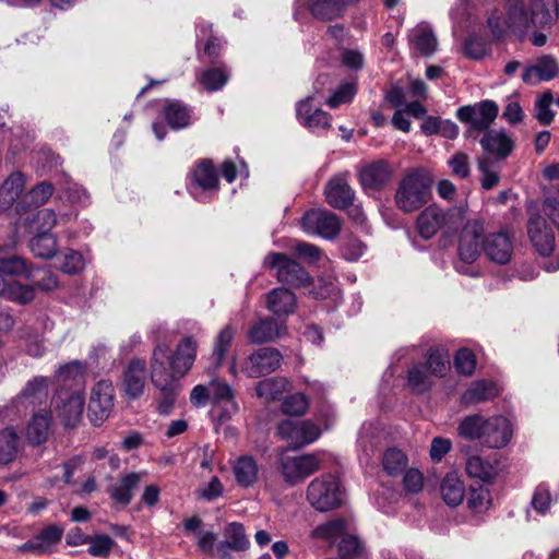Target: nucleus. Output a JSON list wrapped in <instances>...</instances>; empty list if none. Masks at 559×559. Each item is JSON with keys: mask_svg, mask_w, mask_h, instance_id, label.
I'll return each mask as SVG.
<instances>
[{"mask_svg": "<svg viewBox=\"0 0 559 559\" xmlns=\"http://www.w3.org/2000/svg\"><path fill=\"white\" fill-rule=\"evenodd\" d=\"M432 179L424 168L409 169L401 179L395 192L399 210L412 213L424 206L431 195Z\"/></svg>", "mask_w": 559, "mask_h": 559, "instance_id": "1", "label": "nucleus"}, {"mask_svg": "<svg viewBox=\"0 0 559 559\" xmlns=\"http://www.w3.org/2000/svg\"><path fill=\"white\" fill-rule=\"evenodd\" d=\"M168 348L166 344H157L151 358V379L159 391L157 411L160 415L167 416L171 413L177 395L180 391L179 381L169 374L166 367Z\"/></svg>", "mask_w": 559, "mask_h": 559, "instance_id": "2", "label": "nucleus"}, {"mask_svg": "<svg viewBox=\"0 0 559 559\" xmlns=\"http://www.w3.org/2000/svg\"><path fill=\"white\" fill-rule=\"evenodd\" d=\"M344 488L333 474H323L313 478L306 490L308 503L318 512H329L343 504Z\"/></svg>", "mask_w": 559, "mask_h": 559, "instance_id": "3", "label": "nucleus"}, {"mask_svg": "<svg viewBox=\"0 0 559 559\" xmlns=\"http://www.w3.org/2000/svg\"><path fill=\"white\" fill-rule=\"evenodd\" d=\"M464 218L465 210L463 207L444 211L437 205H429L417 217V230L421 238L430 239L442 229L455 230Z\"/></svg>", "mask_w": 559, "mask_h": 559, "instance_id": "4", "label": "nucleus"}, {"mask_svg": "<svg viewBox=\"0 0 559 559\" xmlns=\"http://www.w3.org/2000/svg\"><path fill=\"white\" fill-rule=\"evenodd\" d=\"M322 466V459L317 453L289 455L285 450L278 456V471L283 480L289 486H297Z\"/></svg>", "mask_w": 559, "mask_h": 559, "instance_id": "5", "label": "nucleus"}, {"mask_svg": "<svg viewBox=\"0 0 559 559\" xmlns=\"http://www.w3.org/2000/svg\"><path fill=\"white\" fill-rule=\"evenodd\" d=\"M264 264L276 272L277 280L281 283L293 287H306L310 284L308 272L295 260L286 254L271 252L264 259Z\"/></svg>", "mask_w": 559, "mask_h": 559, "instance_id": "6", "label": "nucleus"}, {"mask_svg": "<svg viewBox=\"0 0 559 559\" xmlns=\"http://www.w3.org/2000/svg\"><path fill=\"white\" fill-rule=\"evenodd\" d=\"M487 23L492 35L497 38L503 36L508 29L522 33L532 24L531 15L520 0L510 3L507 19L501 21L498 12H492L488 16Z\"/></svg>", "mask_w": 559, "mask_h": 559, "instance_id": "7", "label": "nucleus"}, {"mask_svg": "<svg viewBox=\"0 0 559 559\" xmlns=\"http://www.w3.org/2000/svg\"><path fill=\"white\" fill-rule=\"evenodd\" d=\"M499 108L493 100H483L474 105L463 106L457 109L456 117L460 121L469 124L468 133L486 131L497 118Z\"/></svg>", "mask_w": 559, "mask_h": 559, "instance_id": "8", "label": "nucleus"}, {"mask_svg": "<svg viewBox=\"0 0 559 559\" xmlns=\"http://www.w3.org/2000/svg\"><path fill=\"white\" fill-rule=\"evenodd\" d=\"M114 386L110 381H98L91 391L87 415L94 426H100L114 407Z\"/></svg>", "mask_w": 559, "mask_h": 559, "instance_id": "9", "label": "nucleus"}, {"mask_svg": "<svg viewBox=\"0 0 559 559\" xmlns=\"http://www.w3.org/2000/svg\"><path fill=\"white\" fill-rule=\"evenodd\" d=\"M85 405L84 394L80 391L61 390L53 400V411L67 427H75L82 419Z\"/></svg>", "mask_w": 559, "mask_h": 559, "instance_id": "10", "label": "nucleus"}, {"mask_svg": "<svg viewBox=\"0 0 559 559\" xmlns=\"http://www.w3.org/2000/svg\"><path fill=\"white\" fill-rule=\"evenodd\" d=\"M305 231L326 239L336 237L341 230V221L336 214L321 209H312L301 218Z\"/></svg>", "mask_w": 559, "mask_h": 559, "instance_id": "11", "label": "nucleus"}, {"mask_svg": "<svg viewBox=\"0 0 559 559\" xmlns=\"http://www.w3.org/2000/svg\"><path fill=\"white\" fill-rule=\"evenodd\" d=\"M320 433V428L309 420L286 419L277 426L278 437L295 448L314 442Z\"/></svg>", "mask_w": 559, "mask_h": 559, "instance_id": "12", "label": "nucleus"}, {"mask_svg": "<svg viewBox=\"0 0 559 559\" xmlns=\"http://www.w3.org/2000/svg\"><path fill=\"white\" fill-rule=\"evenodd\" d=\"M485 228L484 223L479 219L468 221L459 238V258L464 263H474L480 255L483 248L481 237Z\"/></svg>", "mask_w": 559, "mask_h": 559, "instance_id": "13", "label": "nucleus"}, {"mask_svg": "<svg viewBox=\"0 0 559 559\" xmlns=\"http://www.w3.org/2000/svg\"><path fill=\"white\" fill-rule=\"evenodd\" d=\"M167 348L169 349L168 346ZM197 348V341L191 336H187L178 343L173 355L168 353L166 367L173 378L179 381L187 374L195 360Z\"/></svg>", "mask_w": 559, "mask_h": 559, "instance_id": "14", "label": "nucleus"}, {"mask_svg": "<svg viewBox=\"0 0 559 559\" xmlns=\"http://www.w3.org/2000/svg\"><path fill=\"white\" fill-rule=\"evenodd\" d=\"M282 361L275 348L263 347L251 354L242 364L241 371L250 378H259L275 371Z\"/></svg>", "mask_w": 559, "mask_h": 559, "instance_id": "15", "label": "nucleus"}, {"mask_svg": "<svg viewBox=\"0 0 559 559\" xmlns=\"http://www.w3.org/2000/svg\"><path fill=\"white\" fill-rule=\"evenodd\" d=\"M211 402L214 405L213 412L222 407L223 411L218 415L221 421L231 418L238 411V405L234 399V391L224 380L214 378L210 381Z\"/></svg>", "mask_w": 559, "mask_h": 559, "instance_id": "16", "label": "nucleus"}, {"mask_svg": "<svg viewBox=\"0 0 559 559\" xmlns=\"http://www.w3.org/2000/svg\"><path fill=\"white\" fill-rule=\"evenodd\" d=\"M483 249L490 261L497 264H507L513 253V242L506 231L492 233L483 240Z\"/></svg>", "mask_w": 559, "mask_h": 559, "instance_id": "17", "label": "nucleus"}, {"mask_svg": "<svg viewBox=\"0 0 559 559\" xmlns=\"http://www.w3.org/2000/svg\"><path fill=\"white\" fill-rule=\"evenodd\" d=\"M512 425L503 416H492L487 418L485 430L483 431V444L488 448H503L512 437Z\"/></svg>", "mask_w": 559, "mask_h": 559, "instance_id": "18", "label": "nucleus"}, {"mask_svg": "<svg viewBox=\"0 0 559 559\" xmlns=\"http://www.w3.org/2000/svg\"><path fill=\"white\" fill-rule=\"evenodd\" d=\"M530 239L542 255H549L555 247V237L539 214L531 215L527 224Z\"/></svg>", "mask_w": 559, "mask_h": 559, "instance_id": "19", "label": "nucleus"}, {"mask_svg": "<svg viewBox=\"0 0 559 559\" xmlns=\"http://www.w3.org/2000/svg\"><path fill=\"white\" fill-rule=\"evenodd\" d=\"M312 100L313 97L309 96L297 103L296 116L298 121L312 131L329 129L331 127V116L320 108H313Z\"/></svg>", "mask_w": 559, "mask_h": 559, "instance_id": "20", "label": "nucleus"}, {"mask_svg": "<svg viewBox=\"0 0 559 559\" xmlns=\"http://www.w3.org/2000/svg\"><path fill=\"white\" fill-rule=\"evenodd\" d=\"M559 72V63L552 56L546 55L536 59L534 63L526 67L522 80L530 85H536L542 81L554 79Z\"/></svg>", "mask_w": 559, "mask_h": 559, "instance_id": "21", "label": "nucleus"}, {"mask_svg": "<svg viewBox=\"0 0 559 559\" xmlns=\"http://www.w3.org/2000/svg\"><path fill=\"white\" fill-rule=\"evenodd\" d=\"M359 0H307L310 14L320 21H333L344 15L346 8Z\"/></svg>", "mask_w": 559, "mask_h": 559, "instance_id": "22", "label": "nucleus"}, {"mask_svg": "<svg viewBox=\"0 0 559 559\" xmlns=\"http://www.w3.org/2000/svg\"><path fill=\"white\" fill-rule=\"evenodd\" d=\"M146 383V366L141 359H132L123 371V390L130 399L143 394Z\"/></svg>", "mask_w": 559, "mask_h": 559, "instance_id": "23", "label": "nucleus"}, {"mask_svg": "<svg viewBox=\"0 0 559 559\" xmlns=\"http://www.w3.org/2000/svg\"><path fill=\"white\" fill-rule=\"evenodd\" d=\"M354 198L355 192L345 177H333L326 183L325 199L332 207L344 210L353 203Z\"/></svg>", "mask_w": 559, "mask_h": 559, "instance_id": "24", "label": "nucleus"}, {"mask_svg": "<svg viewBox=\"0 0 559 559\" xmlns=\"http://www.w3.org/2000/svg\"><path fill=\"white\" fill-rule=\"evenodd\" d=\"M392 169L384 160H377L364 166L359 171V180L364 189L379 190L391 179Z\"/></svg>", "mask_w": 559, "mask_h": 559, "instance_id": "25", "label": "nucleus"}, {"mask_svg": "<svg viewBox=\"0 0 559 559\" xmlns=\"http://www.w3.org/2000/svg\"><path fill=\"white\" fill-rule=\"evenodd\" d=\"M145 476L146 472H132L121 476L117 484L108 488L110 498L118 504L128 506Z\"/></svg>", "mask_w": 559, "mask_h": 559, "instance_id": "26", "label": "nucleus"}, {"mask_svg": "<svg viewBox=\"0 0 559 559\" xmlns=\"http://www.w3.org/2000/svg\"><path fill=\"white\" fill-rule=\"evenodd\" d=\"M485 153L496 159L507 158L514 146L513 140L502 130H490L480 140Z\"/></svg>", "mask_w": 559, "mask_h": 559, "instance_id": "27", "label": "nucleus"}, {"mask_svg": "<svg viewBox=\"0 0 559 559\" xmlns=\"http://www.w3.org/2000/svg\"><path fill=\"white\" fill-rule=\"evenodd\" d=\"M191 180L189 191L195 199H199L195 193L197 188L202 191H216L218 189L217 173L210 160H202L191 171Z\"/></svg>", "mask_w": 559, "mask_h": 559, "instance_id": "28", "label": "nucleus"}, {"mask_svg": "<svg viewBox=\"0 0 559 559\" xmlns=\"http://www.w3.org/2000/svg\"><path fill=\"white\" fill-rule=\"evenodd\" d=\"M348 522L343 518H334L314 527L310 537L330 545L338 544L348 531Z\"/></svg>", "mask_w": 559, "mask_h": 559, "instance_id": "29", "label": "nucleus"}, {"mask_svg": "<svg viewBox=\"0 0 559 559\" xmlns=\"http://www.w3.org/2000/svg\"><path fill=\"white\" fill-rule=\"evenodd\" d=\"M530 15L532 25L547 27L559 16L557 0H531Z\"/></svg>", "mask_w": 559, "mask_h": 559, "instance_id": "30", "label": "nucleus"}, {"mask_svg": "<svg viewBox=\"0 0 559 559\" xmlns=\"http://www.w3.org/2000/svg\"><path fill=\"white\" fill-rule=\"evenodd\" d=\"M285 325L274 319H262L249 330L248 337L252 343L263 344L274 342L285 333Z\"/></svg>", "mask_w": 559, "mask_h": 559, "instance_id": "31", "label": "nucleus"}, {"mask_svg": "<svg viewBox=\"0 0 559 559\" xmlns=\"http://www.w3.org/2000/svg\"><path fill=\"white\" fill-rule=\"evenodd\" d=\"M408 41L411 47L423 56L432 55L438 46L432 29L426 24L414 27L408 34Z\"/></svg>", "mask_w": 559, "mask_h": 559, "instance_id": "32", "label": "nucleus"}, {"mask_svg": "<svg viewBox=\"0 0 559 559\" xmlns=\"http://www.w3.org/2000/svg\"><path fill=\"white\" fill-rule=\"evenodd\" d=\"M296 306L295 295L286 288H274L266 295V307L276 316L289 314Z\"/></svg>", "mask_w": 559, "mask_h": 559, "instance_id": "33", "label": "nucleus"}, {"mask_svg": "<svg viewBox=\"0 0 559 559\" xmlns=\"http://www.w3.org/2000/svg\"><path fill=\"white\" fill-rule=\"evenodd\" d=\"M0 296L25 305L35 298V290L31 285H23L13 280L7 281L4 276L0 275Z\"/></svg>", "mask_w": 559, "mask_h": 559, "instance_id": "34", "label": "nucleus"}, {"mask_svg": "<svg viewBox=\"0 0 559 559\" xmlns=\"http://www.w3.org/2000/svg\"><path fill=\"white\" fill-rule=\"evenodd\" d=\"M440 492L448 506L456 507L464 499L465 485L456 473H448L441 481Z\"/></svg>", "mask_w": 559, "mask_h": 559, "instance_id": "35", "label": "nucleus"}, {"mask_svg": "<svg viewBox=\"0 0 559 559\" xmlns=\"http://www.w3.org/2000/svg\"><path fill=\"white\" fill-rule=\"evenodd\" d=\"M498 395V389L492 381L479 380L473 382L462 395L466 405L478 404Z\"/></svg>", "mask_w": 559, "mask_h": 559, "instance_id": "36", "label": "nucleus"}, {"mask_svg": "<svg viewBox=\"0 0 559 559\" xmlns=\"http://www.w3.org/2000/svg\"><path fill=\"white\" fill-rule=\"evenodd\" d=\"M24 185L25 178L21 171H15L5 179L0 188V210H7L17 200Z\"/></svg>", "mask_w": 559, "mask_h": 559, "instance_id": "37", "label": "nucleus"}, {"mask_svg": "<svg viewBox=\"0 0 559 559\" xmlns=\"http://www.w3.org/2000/svg\"><path fill=\"white\" fill-rule=\"evenodd\" d=\"M233 471L237 484L242 487H250L258 479L259 467L252 456L238 457L233 465Z\"/></svg>", "mask_w": 559, "mask_h": 559, "instance_id": "38", "label": "nucleus"}, {"mask_svg": "<svg viewBox=\"0 0 559 559\" xmlns=\"http://www.w3.org/2000/svg\"><path fill=\"white\" fill-rule=\"evenodd\" d=\"M465 471L472 478L491 483L498 474L497 467L479 455H471L466 460Z\"/></svg>", "mask_w": 559, "mask_h": 559, "instance_id": "39", "label": "nucleus"}, {"mask_svg": "<svg viewBox=\"0 0 559 559\" xmlns=\"http://www.w3.org/2000/svg\"><path fill=\"white\" fill-rule=\"evenodd\" d=\"M21 449V438L13 428L0 431V464L13 462Z\"/></svg>", "mask_w": 559, "mask_h": 559, "instance_id": "40", "label": "nucleus"}, {"mask_svg": "<svg viewBox=\"0 0 559 559\" xmlns=\"http://www.w3.org/2000/svg\"><path fill=\"white\" fill-rule=\"evenodd\" d=\"M61 537L62 530L56 525H50L44 528L35 539L26 543L24 548L37 554H44L49 551L50 547L57 544Z\"/></svg>", "mask_w": 559, "mask_h": 559, "instance_id": "41", "label": "nucleus"}, {"mask_svg": "<svg viewBox=\"0 0 559 559\" xmlns=\"http://www.w3.org/2000/svg\"><path fill=\"white\" fill-rule=\"evenodd\" d=\"M50 415L47 412H40L33 416L26 429V437L33 444L45 442L49 435Z\"/></svg>", "mask_w": 559, "mask_h": 559, "instance_id": "42", "label": "nucleus"}, {"mask_svg": "<svg viewBox=\"0 0 559 559\" xmlns=\"http://www.w3.org/2000/svg\"><path fill=\"white\" fill-rule=\"evenodd\" d=\"M486 420L487 418L479 414L464 417L457 428L460 436L467 440H478L483 443V431L485 430Z\"/></svg>", "mask_w": 559, "mask_h": 559, "instance_id": "43", "label": "nucleus"}, {"mask_svg": "<svg viewBox=\"0 0 559 559\" xmlns=\"http://www.w3.org/2000/svg\"><path fill=\"white\" fill-rule=\"evenodd\" d=\"M31 251L41 259H51L57 252V239L52 234L38 233L29 242Z\"/></svg>", "mask_w": 559, "mask_h": 559, "instance_id": "44", "label": "nucleus"}, {"mask_svg": "<svg viewBox=\"0 0 559 559\" xmlns=\"http://www.w3.org/2000/svg\"><path fill=\"white\" fill-rule=\"evenodd\" d=\"M407 385L417 393L426 392L431 388L432 376L427 370L426 365L416 364L408 370Z\"/></svg>", "mask_w": 559, "mask_h": 559, "instance_id": "45", "label": "nucleus"}, {"mask_svg": "<svg viewBox=\"0 0 559 559\" xmlns=\"http://www.w3.org/2000/svg\"><path fill=\"white\" fill-rule=\"evenodd\" d=\"M287 386L288 380L286 378H269L257 384V394L266 401L276 400L286 391Z\"/></svg>", "mask_w": 559, "mask_h": 559, "instance_id": "46", "label": "nucleus"}, {"mask_svg": "<svg viewBox=\"0 0 559 559\" xmlns=\"http://www.w3.org/2000/svg\"><path fill=\"white\" fill-rule=\"evenodd\" d=\"M164 116L173 129H182L189 124V109L179 102H170L164 109Z\"/></svg>", "mask_w": 559, "mask_h": 559, "instance_id": "47", "label": "nucleus"}, {"mask_svg": "<svg viewBox=\"0 0 559 559\" xmlns=\"http://www.w3.org/2000/svg\"><path fill=\"white\" fill-rule=\"evenodd\" d=\"M338 555L342 559H358L362 557L365 548L357 536L346 532L344 537L337 544Z\"/></svg>", "mask_w": 559, "mask_h": 559, "instance_id": "48", "label": "nucleus"}, {"mask_svg": "<svg viewBox=\"0 0 559 559\" xmlns=\"http://www.w3.org/2000/svg\"><path fill=\"white\" fill-rule=\"evenodd\" d=\"M48 396V380L46 378H35L29 381L20 394V399L27 400L32 404L41 403Z\"/></svg>", "mask_w": 559, "mask_h": 559, "instance_id": "49", "label": "nucleus"}, {"mask_svg": "<svg viewBox=\"0 0 559 559\" xmlns=\"http://www.w3.org/2000/svg\"><path fill=\"white\" fill-rule=\"evenodd\" d=\"M229 75L221 68H212L202 72L199 78L200 83L209 92H215L221 90L227 82Z\"/></svg>", "mask_w": 559, "mask_h": 559, "instance_id": "50", "label": "nucleus"}, {"mask_svg": "<svg viewBox=\"0 0 559 559\" xmlns=\"http://www.w3.org/2000/svg\"><path fill=\"white\" fill-rule=\"evenodd\" d=\"M225 536L227 538V547L233 550L240 551L249 547V540L241 523L233 522L228 524L225 528Z\"/></svg>", "mask_w": 559, "mask_h": 559, "instance_id": "51", "label": "nucleus"}, {"mask_svg": "<svg viewBox=\"0 0 559 559\" xmlns=\"http://www.w3.org/2000/svg\"><path fill=\"white\" fill-rule=\"evenodd\" d=\"M424 365L432 377H443L450 368L449 356L439 349H431Z\"/></svg>", "mask_w": 559, "mask_h": 559, "instance_id": "52", "label": "nucleus"}, {"mask_svg": "<svg viewBox=\"0 0 559 559\" xmlns=\"http://www.w3.org/2000/svg\"><path fill=\"white\" fill-rule=\"evenodd\" d=\"M234 335L235 332L230 326H226L219 332L213 350L215 367H219L222 365L233 342Z\"/></svg>", "mask_w": 559, "mask_h": 559, "instance_id": "53", "label": "nucleus"}, {"mask_svg": "<svg viewBox=\"0 0 559 559\" xmlns=\"http://www.w3.org/2000/svg\"><path fill=\"white\" fill-rule=\"evenodd\" d=\"M384 469L390 475H395L406 467L407 459L405 454L397 449H389L383 454L382 461Z\"/></svg>", "mask_w": 559, "mask_h": 559, "instance_id": "54", "label": "nucleus"}, {"mask_svg": "<svg viewBox=\"0 0 559 559\" xmlns=\"http://www.w3.org/2000/svg\"><path fill=\"white\" fill-rule=\"evenodd\" d=\"M308 397L302 393L286 396L282 403V412L287 415L300 416L308 409Z\"/></svg>", "mask_w": 559, "mask_h": 559, "instance_id": "55", "label": "nucleus"}, {"mask_svg": "<svg viewBox=\"0 0 559 559\" xmlns=\"http://www.w3.org/2000/svg\"><path fill=\"white\" fill-rule=\"evenodd\" d=\"M21 275L27 274V278H29L28 267L26 261L20 257L12 255L9 258L0 259V275Z\"/></svg>", "mask_w": 559, "mask_h": 559, "instance_id": "56", "label": "nucleus"}, {"mask_svg": "<svg viewBox=\"0 0 559 559\" xmlns=\"http://www.w3.org/2000/svg\"><path fill=\"white\" fill-rule=\"evenodd\" d=\"M61 258L60 269L63 273L76 274L84 269V259L78 251L67 249L62 252Z\"/></svg>", "mask_w": 559, "mask_h": 559, "instance_id": "57", "label": "nucleus"}, {"mask_svg": "<svg viewBox=\"0 0 559 559\" xmlns=\"http://www.w3.org/2000/svg\"><path fill=\"white\" fill-rule=\"evenodd\" d=\"M491 503L490 492L485 487L472 488L467 498V506L476 512H483Z\"/></svg>", "mask_w": 559, "mask_h": 559, "instance_id": "58", "label": "nucleus"}, {"mask_svg": "<svg viewBox=\"0 0 559 559\" xmlns=\"http://www.w3.org/2000/svg\"><path fill=\"white\" fill-rule=\"evenodd\" d=\"M53 187L49 182H41L35 186L26 195L25 202L28 204L39 206L45 204L52 195Z\"/></svg>", "mask_w": 559, "mask_h": 559, "instance_id": "59", "label": "nucleus"}, {"mask_svg": "<svg viewBox=\"0 0 559 559\" xmlns=\"http://www.w3.org/2000/svg\"><path fill=\"white\" fill-rule=\"evenodd\" d=\"M454 366L460 373L469 376L474 372L476 367V357L472 350L461 348L454 357Z\"/></svg>", "mask_w": 559, "mask_h": 559, "instance_id": "60", "label": "nucleus"}, {"mask_svg": "<svg viewBox=\"0 0 559 559\" xmlns=\"http://www.w3.org/2000/svg\"><path fill=\"white\" fill-rule=\"evenodd\" d=\"M552 104V95L545 93L535 104V117L542 124H550L554 120V112L550 109Z\"/></svg>", "mask_w": 559, "mask_h": 559, "instance_id": "61", "label": "nucleus"}, {"mask_svg": "<svg viewBox=\"0 0 559 559\" xmlns=\"http://www.w3.org/2000/svg\"><path fill=\"white\" fill-rule=\"evenodd\" d=\"M478 169L483 174L481 186L486 190L492 189L499 182V175L492 169V163L488 156L478 159Z\"/></svg>", "mask_w": 559, "mask_h": 559, "instance_id": "62", "label": "nucleus"}, {"mask_svg": "<svg viewBox=\"0 0 559 559\" xmlns=\"http://www.w3.org/2000/svg\"><path fill=\"white\" fill-rule=\"evenodd\" d=\"M115 545L108 535H96L90 540L88 552L95 557H107Z\"/></svg>", "mask_w": 559, "mask_h": 559, "instance_id": "63", "label": "nucleus"}, {"mask_svg": "<svg viewBox=\"0 0 559 559\" xmlns=\"http://www.w3.org/2000/svg\"><path fill=\"white\" fill-rule=\"evenodd\" d=\"M356 93L355 85L352 83L342 84L326 100L331 108H336L341 104L349 103Z\"/></svg>", "mask_w": 559, "mask_h": 559, "instance_id": "64", "label": "nucleus"}]
</instances>
